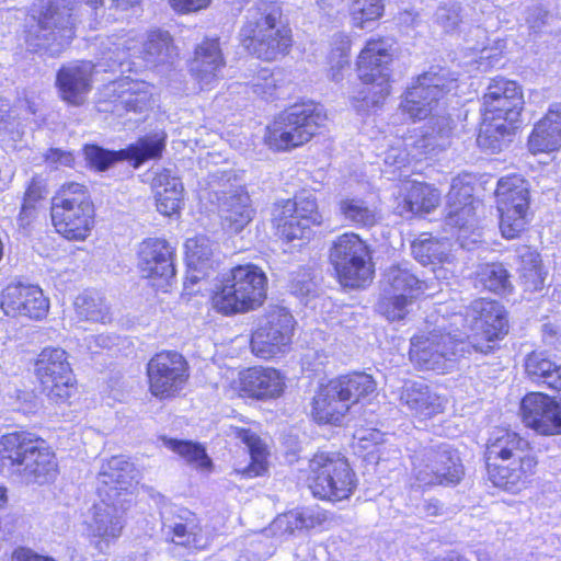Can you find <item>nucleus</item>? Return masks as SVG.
Wrapping results in <instances>:
<instances>
[{
	"label": "nucleus",
	"instance_id": "obj_45",
	"mask_svg": "<svg viewBox=\"0 0 561 561\" xmlns=\"http://www.w3.org/2000/svg\"><path fill=\"white\" fill-rule=\"evenodd\" d=\"M164 445L196 469L204 471H210L213 469V461L207 455L205 446L201 443L165 438Z\"/></svg>",
	"mask_w": 561,
	"mask_h": 561
},
{
	"label": "nucleus",
	"instance_id": "obj_4",
	"mask_svg": "<svg viewBox=\"0 0 561 561\" xmlns=\"http://www.w3.org/2000/svg\"><path fill=\"white\" fill-rule=\"evenodd\" d=\"M268 278L254 263L237 264L224 272L209 295L211 309L232 317L255 311L267 299Z\"/></svg>",
	"mask_w": 561,
	"mask_h": 561
},
{
	"label": "nucleus",
	"instance_id": "obj_5",
	"mask_svg": "<svg viewBox=\"0 0 561 561\" xmlns=\"http://www.w3.org/2000/svg\"><path fill=\"white\" fill-rule=\"evenodd\" d=\"M299 474L311 496L325 503L350 501L358 488L356 470L339 450L317 449Z\"/></svg>",
	"mask_w": 561,
	"mask_h": 561
},
{
	"label": "nucleus",
	"instance_id": "obj_31",
	"mask_svg": "<svg viewBox=\"0 0 561 561\" xmlns=\"http://www.w3.org/2000/svg\"><path fill=\"white\" fill-rule=\"evenodd\" d=\"M350 411L358 404H368L377 396L378 382L365 370H348L329 378Z\"/></svg>",
	"mask_w": 561,
	"mask_h": 561
},
{
	"label": "nucleus",
	"instance_id": "obj_64",
	"mask_svg": "<svg viewBox=\"0 0 561 561\" xmlns=\"http://www.w3.org/2000/svg\"><path fill=\"white\" fill-rule=\"evenodd\" d=\"M164 138H165V134H162L161 136H154L153 138H151L149 136L140 137L138 140H142V141H146V140H164Z\"/></svg>",
	"mask_w": 561,
	"mask_h": 561
},
{
	"label": "nucleus",
	"instance_id": "obj_39",
	"mask_svg": "<svg viewBox=\"0 0 561 561\" xmlns=\"http://www.w3.org/2000/svg\"><path fill=\"white\" fill-rule=\"evenodd\" d=\"M156 207L167 217L179 215L183 206L184 187L180 179L172 176L168 170H163L154 178Z\"/></svg>",
	"mask_w": 561,
	"mask_h": 561
},
{
	"label": "nucleus",
	"instance_id": "obj_35",
	"mask_svg": "<svg viewBox=\"0 0 561 561\" xmlns=\"http://www.w3.org/2000/svg\"><path fill=\"white\" fill-rule=\"evenodd\" d=\"M471 279L476 288L501 298L508 297L515 291L512 274L501 261L478 264Z\"/></svg>",
	"mask_w": 561,
	"mask_h": 561
},
{
	"label": "nucleus",
	"instance_id": "obj_53",
	"mask_svg": "<svg viewBox=\"0 0 561 561\" xmlns=\"http://www.w3.org/2000/svg\"><path fill=\"white\" fill-rule=\"evenodd\" d=\"M284 85L282 79H276L273 71L263 68L257 72L253 84L254 92L263 99L275 98L276 92Z\"/></svg>",
	"mask_w": 561,
	"mask_h": 561
},
{
	"label": "nucleus",
	"instance_id": "obj_51",
	"mask_svg": "<svg viewBox=\"0 0 561 561\" xmlns=\"http://www.w3.org/2000/svg\"><path fill=\"white\" fill-rule=\"evenodd\" d=\"M352 44V38L347 34L341 33L334 37L328 55L334 78L350 65Z\"/></svg>",
	"mask_w": 561,
	"mask_h": 561
},
{
	"label": "nucleus",
	"instance_id": "obj_56",
	"mask_svg": "<svg viewBox=\"0 0 561 561\" xmlns=\"http://www.w3.org/2000/svg\"><path fill=\"white\" fill-rule=\"evenodd\" d=\"M45 161L55 169L60 167L73 168L76 158L71 151H64L53 148L45 153Z\"/></svg>",
	"mask_w": 561,
	"mask_h": 561
},
{
	"label": "nucleus",
	"instance_id": "obj_44",
	"mask_svg": "<svg viewBox=\"0 0 561 561\" xmlns=\"http://www.w3.org/2000/svg\"><path fill=\"white\" fill-rule=\"evenodd\" d=\"M341 216L352 226L358 228H371L379 221V210L376 206L357 197H346L340 201Z\"/></svg>",
	"mask_w": 561,
	"mask_h": 561
},
{
	"label": "nucleus",
	"instance_id": "obj_52",
	"mask_svg": "<svg viewBox=\"0 0 561 561\" xmlns=\"http://www.w3.org/2000/svg\"><path fill=\"white\" fill-rule=\"evenodd\" d=\"M528 140H561V112L549 110L535 124Z\"/></svg>",
	"mask_w": 561,
	"mask_h": 561
},
{
	"label": "nucleus",
	"instance_id": "obj_1",
	"mask_svg": "<svg viewBox=\"0 0 561 561\" xmlns=\"http://www.w3.org/2000/svg\"><path fill=\"white\" fill-rule=\"evenodd\" d=\"M481 460L485 480L496 490L519 495L530 489L540 459L534 444L519 432L502 427L488 436Z\"/></svg>",
	"mask_w": 561,
	"mask_h": 561
},
{
	"label": "nucleus",
	"instance_id": "obj_58",
	"mask_svg": "<svg viewBox=\"0 0 561 561\" xmlns=\"http://www.w3.org/2000/svg\"><path fill=\"white\" fill-rule=\"evenodd\" d=\"M431 127H438L437 135L440 137L448 136L451 130L453 119L449 115L447 116H433L430 121Z\"/></svg>",
	"mask_w": 561,
	"mask_h": 561
},
{
	"label": "nucleus",
	"instance_id": "obj_13",
	"mask_svg": "<svg viewBox=\"0 0 561 561\" xmlns=\"http://www.w3.org/2000/svg\"><path fill=\"white\" fill-rule=\"evenodd\" d=\"M398 57L399 49L394 37L386 35L368 37L355 60L359 82L377 89L381 94H388L393 82V64Z\"/></svg>",
	"mask_w": 561,
	"mask_h": 561
},
{
	"label": "nucleus",
	"instance_id": "obj_55",
	"mask_svg": "<svg viewBox=\"0 0 561 561\" xmlns=\"http://www.w3.org/2000/svg\"><path fill=\"white\" fill-rule=\"evenodd\" d=\"M9 561H57L54 557L43 554L30 547L18 546L15 547L10 556Z\"/></svg>",
	"mask_w": 561,
	"mask_h": 561
},
{
	"label": "nucleus",
	"instance_id": "obj_37",
	"mask_svg": "<svg viewBox=\"0 0 561 561\" xmlns=\"http://www.w3.org/2000/svg\"><path fill=\"white\" fill-rule=\"evenodd\" d=\"M48 195L47 180L41 174L33 175L25 184L20 210L16 217L19 227L28 228L39 217L42 204Z\"/></svg>",
	"mask_w": 561,
	"mask_h": 561
},
{
	"label": "nucleus",
	"instance_id": "obj_43",
	"mask_svg": "<svg viewBox=\"0 0 561 561\" xmlns=\"http://www.w3.org/2000/svg\"><path fill=\"white\" fill-rule=\"evenodd\" d=\"M518 277L525 291H540L547 278L540 254L534 250H527L518 256Z\"/></svg>",
	"mask_w": 561,
	"mask_h": 561
},
{
	"label": "nucleus",
	"instance_id": "obj_23",
	"mask_svg": "<svg viewBox=\"0 0 561 561\" xmlns=\"http://www.w3.org/2000/svg\"><path fill=\"white\" fill-rule=\"evenodd\" d=\"M49 299L38 285L9 283L0 293V309L12 319L42 321L49 312Z\"/></svg>",
	"mask_w": 561,
	"mask_h": 561
},
{
	"label": "nucleus",
	"instance_id": "obj_12",
	"mask_svg": "<svg viewBox=\"0 0 561 561\" xmlns=\"http://www.w3.org/2000/svg\"><path fill=\"white\" fill-rule=\"evenodd\" d=\"M34 376L39 392L56 404H70L79 392L69 354L59 346H46L34 359Z\"/></svg>",
	"mask_w": 561,
	"mask_h": 561
},
{
	"label": "nucleus",
	"instance_id": "obj_36",
	"mask_svg": "<svg viewBox=\"0 0 561 561\" xmlns=\"http://www.w3.org/2000/svg\"><path fill=\"white\" fill-rule=\"evenodd\" d=\"M234 438L248 448L249 463L240 471L245 479L265 476L268 471L270 449L261 436L251 428L232 426L230 428Z\"/></svg>",
	"mask_w": 561,
	"mask_h": 561
},
{
	"label": "nucleus",
	"instance_id": "obj_25",
	"mask_svg": "<svg viewBox=\"0 0 561 561\" xmlns=\"http://www.w3.org/2000/svg\"><path fill=\"white\" fill-rule=\"evenodd\" d=\"M165 142H135L126 149L111 151L95 144H87L83 152L87 165L95 171H105L117 161L128 160L134 168L148 160L158 159L164 150Z\"/></svg>",
	"mask_w": 561,
	"mask_h": 561
},
{
	"label": "nucleus",
	"instance_id": "obj_16",
	"mask_svg": "<svg viewBox=\"0 0 561 561\" xmlns=\"http://www.w3.org/2000/svg\"><path fill=\"white\" fill-rule=\"evenodd\" d=\"M482 187L476 175L462 173L453 179L447 193L446 225L462 230L474 227L483 214Z\"/></svg>",
	"mask_w": 561,
	"mask_h": 561
},
{
	"label": "nucleus",
	"instance_id": "obj_29",
	"mask_svg": "<svg viewBox=\"0 0 561 561\" xmlns=\"http://www.w3.org/2000/svg\"><path fill=\"white\" fill-rule=\"evenodd\" d=\"M445 93L443 85L430 82V78L422 75L405 90L400 110L412 122L426 119Z\"/></svg>",
	"mask_w": 561,
	"mask_h": 561
},
{
	"label": "nucleus",
	"instance_id": "obj_21",
	"mask_svg": "<svg viewBox=\"0 0 561 561\" xmlns=\"http://www.w3.org/2000/svg\"><path fill=\"white\" fill-rule=\"evenodd\" d=\"M176 247L161 237L145 238L138 245L137 268L154 286H164L176 275Z\"/></svg>",
	"mask_w": 561,
	"mask_h": 561
},
{
	"label": "nucleus",
	"instance_id": "obj_41",
	"mask_svg": "<svg viewBox=\"0 0 561 561\" xmlns=\"http://www.w3.org/2000/svg\"><path fill=\"white\" fill-rule=\"evenodd\" d=\"M172 540L175 543L192 550H205L209 546V538L204 535L201 519L193 512H187L175 523L171 529Z\"/></svg>",
	"mask_w": 561,
	"mask_h": 561
},
{
	"label": "nucleus",
	"instance_id": "obj_26",
	"mask_svg": "<svg viewBox=\"0 0 561 561\" xmlns=\"http://www.w3.org/2000/svg\"><path fill=\"white\" fill-rule=\"evenodd\" d=\"M226 66L220 37L206 36L193 49L188 60V72L199 89L210 90L221 78V71Z\"/></svg>",
	"mask_w": 561,
	"mask_h": 561
},
{
	"label": "nucleus",
	"instance_id": "obj_20",
	"mask_svg": "<svg viewBox=\"0 0 561 561\" xmlns=\"http://www.w3.org/2000/svg\"><path fill=\"white\" fill-rule=\"evenodd\" d=\"M518 415L524 427L538 436H561V398L542 391L526 392Z\"/></svg>",
	"mask_w": 561,
	"mask_h": 561
},
{
	"label": "nucleus",
	"instance_id": "obj_33",
	"mask_svg": "<svg viewBox=\"0 0 561 561\" xmlns=\"http://www.w3.org/2000/svg\"><path fill=\"white\" fill-rule=\"evenodd\" d=\"M398 205L404 213L417 216L434 211L442 202L440 191L432 184L411 181L400 191Z\"/></svg>",
	"mask_w": 561,
	"mask_h": 561
},
{
	"label": "nucleus",
	"instance_id": "obj_42",
	"mask_svg": "<svg viewBox=\"0 0 561 561\" xmlns=\"http://www.w3.org/2000/svg\"><path fill=\"white\" fill-rule=\"evenodd\" d=\"M284 517L287 524L286 530L289 534L312 529L324 530L331 522L330 513L318 505L289 511L284 514Z\"/></svg>",
	"mask_w": 561,
	"mask_h": 561
},
{
	"label": "nucleus",
	"instance_id": "obj_61",
	"mask_svg": "<svg viewBox=\"0 0 561 561\" xmlns=\"http://www.w3.org/2000/svg\"><path fill=\"white\" fill-rule=\"evenodd\" d=\"M542 334L546 337L558 339L561 336V328L551 322L545 323L542 325Z\"/></svg>",
	"mask_w": 561,
	"mask_h": 561
},
{
	"label": "nucleus",
	"instance_id": "obj_46",
	"mask_svg": "<svg viewBox=\"0 0 561 561\" xmlns=\"http://www.w3.org/2000/svg\"><path fill=\"white\" fill-rule=\"evenodd\" d=\"M557 364L548 351L533 350L525 355L524 374L530 381L546 386Z\"/></svg>",
	"mask_w": 561,
	"mask_h": 561
},
{
	"label": "nucleus",
	"instance_id": "obj_3",
	"mask_svg": "<svg viewBox=\"0 0 561 561\" xmlns=\"http://www.w3.org/2000/svg\"><path fill=\"white\" fill-rule=\"evenodd\" d=\"M239 43L252 57L275 62L289 56L295 37L278 0H257L248 10L239 31Z\"/></svg>",
	"mask_w": 561,
	"mask_h": 561
},
{
	"label": "nucleus",
	"instance_id": "obj_54",
	"mask_svg": "<svg viewBox=\"0 0 561 561\" xmlns=\"http://www.w3.org/2000/svg\"><path fill=\"white\" fill-rule=\"evenodd\" d=\"M76 310L80 319L87 321H98L101 318V309L91 297H79L76 300Z\"/></svg>",
	"mask_w": 561,
	"mask_h": 561
},
{
	"label": "nucleus",
	"instance_id": "obj_50",
	"mask_svg": "<svg viewBox=\"0 0 561 561\" xmlns=\"http://www.w3.org/2000/svg\"><path fill=\"white\" fill-rule=\"evenodd\" d=\"M175 50L174 39L168 31L154 28L148 32L144 43V53L146 55L163 60L171 57Z\"/></svg>",
	"mask_w": 561,
	"mask_h": 561
},
{
	"label": "nucleus",
	"instance_id": "obj_22",
	"mask_svg": "<svg viewBox=\"0 0 561 561\" xmlns=\"http://www.w3.org/2000/svg\"><path fill=\"white\" fill-rule=\"evenodd\" d=\"M327 121V112L320 103L304 101L280 113L273 124V131L280 140H309L325 127Z\"/></svg>",
	"mask_w": 561,
	"mask_h": 561
},
{
	"label": "nucleus",
	"instance_id": "obj_28",
	"mask_svg": "<svg viewBox=\"0 0 561 561\" xmlns=\"http://www.w3.org/2000/svg\"><path fill=\"white\" fill-rule=\"evenodd\" d=\"M214 242L206 236L198 234L188 238L184 243V259L186 274L184 289L193 293V287L202 280H206L219 266L215 257Z\"/></svg>",
	"mask_w": 561,
	"mask_h": 561
},
{
	"label": "nucleus",
	"instance_id": "obj_6",
	"mask_svg": "<svg viewBox=\"0 0 561 561\" xmlns=\"http://www.w3.org/2000/svg\"><path fill=\"white\" fill-rule=\"evenodd\" d=\"M50 224L68 242H84L96 225V207L84 183L67 181L50 198Z\"/></svg>",
	"mask_w": 561,
	"mask_h": 561
},
{
	"label": "nucleus",
	"instance_id": "obj_30",
	"mask_svg": "<svg viewBox=\"0 0 561 561\" xmlns=\"http://www.w3.org/2000/svg\"><path fill=\"white\" fill-rule=\"evenodd\" d=\"M94 65L80 60L62 65L56 73V88L62 101L79 106L92 89Z\"/></svg>",
	"mask_w": 561,
	"mask_h": 561
},
{
	"label": "nucleus",
	"instance_id": "obj_19",
	"mask_svg": "<svg viewBox=\"0 0 561 561\" xmlns=\"http://www.w3.org/2000/svg\"><path fill=\"white\" fill-rule=\"evenodd\" d=\"M463 341L442 328L415 333L410 339L409 358L420 370L444 369L460 352Z\"/></svg>",
	"mask_w": 561,
	"mask_h": 561
},
{
	"label": "nucleus",
	"instance_id": "obj_18",
	"mask_svg": "<svg viewBox=\"0 0 561 561\" xmlns=\"http://www.w3.org/2000/svg\"><path fill=\"white\" fill-rule=\"evenodd\" d=\"M229 387L237 398L244 401L268 402L285 394L287 376L273 366L252 365L239 370Z\"/></svg>",
	"mask_w": 561,
	"mask_h": 561
},
{
	"label": "nucleus",
	"instance_id": "obj_8",
	"mask_svg": "<svg viewBox=\"0 0 561 561\" xmlns=\"http://www.w3.org/2000/svg\"><path fill=\"white\" fill-rule=\"evenodd\" d=\"M323 224L319 201L308 190H301L291 197L277 199L273 204V236L283 245L301 248L309 244L314 238L316 229Z\"/></svg>",
	"mask_w": 561,
	"mask_h": 561
},
{
	"label": "nucleus",
	"instance_id": "obj_34",
	"mask_svg": "<svg viewBox=\"0 0 561 561\" xmlns=\"http://www.w3.org/2000/svg\"><path fill=\"white\" fill-rule=\"evenodd\" d=\"M34 20L35 24L24 30V42L33 53L42 48L43 41H56L57 35L66 30L58 5L51 2L41 10Z\"/></svg>",
	"mask_w": 561,
	"mask_h": 561
},
{
	"label": "nucleus",
	"instance_id": "obj_2",
	"mask_svg": "<svg viewBox=\"0 0 561 561\" xmlns=\"http://www.w3.org/2000/svg\"><path fill=\"white\" fill-rule=\"evenodd\" d=\"M135 466L121 455L107 459L99 472L96 495L100 503L94 505L93 517L99 525V540L95 547L118 539L124 522L116 514L126 513L136 503Z\"/></svg>",
	"mask_w": 561,
	"mask_h": 561
},
{
	"label": "nucleus",
	"instance_id": "obj_24",
	"mask_svg": "<svg viewBox=\"0 0 561 561\" xmlns=\"http://www.w3.org/2000/svg\"><path fill=\"white\" fill-rule=\"evenodd\" d=\"M472 309L476 335L488 344L484 353L492 352L510 333V312L499 300L490 298L477 299Z\"/></svg>",
	"mask_w": 561,
	"mask_h": 561
},
{
	"label": "nucleus",
	"instance_id": "obj_14",
	"mask_svg": "<svg viewBox=\"0 0 561 561\" xmlns=\"http://www.w3.org/2000/svg\"><path fill=\"white\" fill-rule=\"evenodd\" d=\"M148 392L159 401L180 398L191 379V366L183 354L174 350L156 352L146 365Z\"/></svg>",
	"mask_w": 561,
	"mask_h": 561
},
{
	"label": "nucleus",
	"instance_id": "obj_15",
	"mask_svg": "<svg viewBox=\"0 0 561 561\" xmlns=\"http://www.w3.org/2000/svg\"><path fill=\"white\" fill-rule=\"evenodd\" d=\"M387 287L379 299V311L389 322L408 318L411 307L426 298L427 284L410 271L392 266L386 275Z\"/></svg>",
	"mask_w": 561,
	"mask_h": 561
},
{
	"label": "nucleus",
	"instance_id": "obj_11",
	"mask_svg": "<svg viewBox=\"0 0 561 561\" xmlns=\"http://www.w3.org/2000/svg\"><path fill=\"white\" fill-rule=\"evenodd\" d=\"M497 227L503 239L516 240L525 234L534 217L527 181L512 173L499 179L494 190Z\"/></svg>",
	"mask_w": 561,
	"mask_h": 561
},
{
	"label": "nucleus",
	"instance_id": "obj_27",
	"mask_svg": "<svg viewBox=\"0 0 561 561\" xmlns=\"http://www.w3.org/2000/svg\"><path fill=\"white\" fill-rule=\"evenodd\" d=\"M308 408V419L320 427H342L351 413L330 379L317 385Z\"/></svg>",
	"mask_w": 561,
	"mask_h": 561
},
{
	"label": "nucleus",
	"instance_id": "obj_38",
	"mask_svg": "<svg viewBox=\"0 0 561 561\" xmlns=\"http://www.w3.org/2000/svg\"><path fill=\"white\" fill-rule=\"evenodd\" d=\"M255 215L256 210L248 192H237L226 202L222 228L229 234H239L253 221Z\"/></svg>",
	"mask_w": 561,
	"mask_h": 561
},
{
	"label": "nucleus",
	"instance_id": "obj_48",
	"mask_svg": "<svg viewBox=\"0 0 561 561\" xmlns=\"http://www.w3.org/2000/svg\"><path fill=\"white\" fill-rule=\"evenodd\" d=\"M412 253L423 265L443 264L448 261V249L444 241L436 238L420 239L412 243Z\"/></svg>",
	"mask_w": 561,
	"mask_h": 561
},
{
	"label": "nucleus",
	"instance_id": "obj_10",
	"mask_svg": "<svg viewBox=\"0 0 561 561\" xmlns=\"http://www.w3.org/2000/svg\"><path fill=\"white\" fill-rule=\"evenodd\" d=\"M333 276L344 289H364L376 274L370 245L359 234L347 231L337 236L329 250Z\"/></svg>",
	"mask_w": 561,
	"mask_h": 561
},
{
	"label": "nucleus",
	"instance_id": "obj_9",
	"mask_svg": "<svg viewBox=\"0 0 561 561\" xmlns=\"http://www.w3.org/2000/svg\"><path fill=\"white\" fill-rule=\"evenodd\" d=\"M481 131L486 138L512 136L522 128L523 87L503 76L492 78L481 99Z\"/></svg>",
	"mask_w": 561,
	"mask_h": 561
},
{
	"label": "nucleus",
	"instance_id": "obj_40",
	"mask_svg": "<svg viewBox=\"0 0 561 561\" xmlns=\"http://www.w3.org/2000/svg\"><path fill=\"white\" fill-rule=\"evenodd\" d=\"M115 92L118 105L126 113H142L151 107V85L145 81L126 78L117 83Z\"/></svg>",
	"mask_w": 561,
	"mask_h": 561
},
{
	"label": "nucleus",
	"instance_id": "obj_63",
	"mask_svg": "<svg viewBox=\"0 0 561 561\" xmlns=\"http://www.w3.org/2000/svg\"><path fill=\"white\" fill-rule=\"evenodd\" d=\"M8 490L5 486L0 485V511L4 510L8 505Z\"/></svg>",
	"mask_w": 561,
	"mask_h": 561
},
{
	"label": "nucleus",
	"instance_id": "obj_49",
	"mask_svg": "<svg viewBox=\"0 0 561 561\" xmlns=\"http://www.w3.org/2000/svg\"><path fill=\"white\" fill-rule=\"evenodd\" d=\"M445 401L444 397L432 393L427 387H420L412 390V397L407 402L423 416L433 417L444 412Z\"/></svg>",
	"mask_w": 561,
	"mask_h": 561
},
{
	"label": "nucleus",
	"instance_id": "obj_59",
	"mask_svg": "<svg viewBox=\"0 0 561 561\" xmlns=\"http://www.w3.org/2000/svg\"><path fill=\"white\" fill-rule=\"evenodd\" d=\"M426 517H438L444 514V504L437 499H430L423 505Z\"/></svg>",
	"mask_w": 561,
	"mask_h": 561
},
{
	"label": "nucleus",
	"instance_id": "obj_47",
	"mask_svg": "<svg viewBox=\"0 0 561 561\" xmlns=\"http://www.w3.org/2000/svg\"><path fill=\"white\" fill-rule=\"evenodd\" d=\"M386 12L385 0H348V15L356 28L379 22Z\"/></svg>",
	"mask_w": 561,
	"mask_h": 561
},
{
	"label": "nucleus",
	"instance_id": "obj_57",
	"mask_svg": "<svg viewBox=\"0 0 561 561\" xmlns=\"http://www.w3.org/2000/svg\"><path fill=\"white\" fill-rule=\"evenodd\" d=\"M211 0H169L172 10L178 14H190L209 7Z\"/></svg>",
	"mask_w": 561,
	"mask_h": 561
},
{
	"label": "nucleus",
	"instance_id": "obj_62",
	"mask_svg": "<svg viewBox=\"0 0 561 561\" xmlns=\"http://www.w3.org/2000/svg\"><path fill=\"white\" fill-rule=\"evenodd\" d=\"M140 0H113L115 7L121 10H127L135 4H137Z\"/></svg>",
	"mask_w": 561,
	"mask_h": 561
},
{
	"label": "nucleus",
	"instance_id": "obj_60",
	"mask_svg": "<svg viewBox=\"0 0 561 561\" xmlns=\"http://www.w3.org/2000/svg\"><path fill=\"white\" fill-rule=\"evenodd\" d=\"M545 387L553 392H561V363L557 364Z\"/></svg>",
	"mask_w": 561,
	"mask_h": 561
},
{
	"label": "nucleus",
	"instance_id": "obj_7",
	"mask_svg": "<svg viewBox=\"0 0 561 561\" xmlns=\"http://www.w3.org/2000/svg\"><path fill=\"white\" fill-rule=\"evenodd\" d=\"M0 461L22 470L34 483H53L59 476L57 456L49 443L28 431H13L0 436Z\"/></svg>",
	"mask_w": 561,
	"mask_h": 561
},
{
	"label": "nucleus",
	"instance_id": "obj_32",
	"mask_svg": "<svg viewBox=\"0 0 561 561\" xmlns=\"http://www.w3.org/2000/svg\"><path fill=\"white\" fill-rule=\"evenodd\" d=\"M430 476L431 479L427 485L431 488H455L459 485L466 477V468L458 450L446 446H438L433 449Z\"/></svg>",
	"mask_w": 561,
	"mask_h": 561
},
{
	"label": "nucleus",
	"instance_id": "obj_17",
	"mask_svg": "<svg viewBox=\"0 0 561 561\" xmlns=\"http://www.w3.org/2000/svg\"><path fill=\"white\" fill-rule=\"evenodd\" d=\"M296 321L285 309L268 311L251 332L250 350L261 359L271 360L290 351Z\"/></svg>",
	"mask_w": 561,
	"mask_h": 561
}]
</instances>
